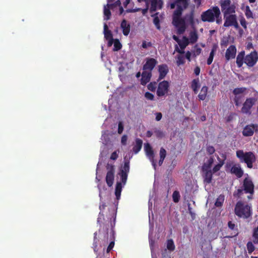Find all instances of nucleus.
I'll return each mask as SVG.
<instances>
[{
  "label": "nucleus",
  "instance_id": "15",
  "mask_svg": "<svg viewBox=\"0 0 258 258\" xmlns=\"http://www.w3.org/2000/svg\"><path fill=\"white\" fill-rule=\"evenodd\" d=\"M157 60L153 58H147L146 63L143 65V70L145 71L152 72L156 65L157 64Z\"/></svg>",
  "mask_w": 258,
  "mask_h": 258
},
{
  "label": "nucleus",
  "instance_id": "60",
  "mask_svg": "<svg viewBox=\"0 0 258 258\" xmlns=\"http://www.w3.org/2000/svg\"><path fill=\"white\" fill-rule=\"evenodd\" d=\"M152 44L151 42H147L146 41H143L142 44V47L143 48L146 49L148 47L152 46Z\"/></svg>",
  "mask_w": 258,
  "mask_h": 258
},
{
  "label": "nucleus",
  "instance_id": "36",
  "mask_svg": "<svg viewBox=\"0 0 258 258\" xmlns=\"http://www.w3.org/2000/svg\"><path fill=\"white\" fill-rule=\"evenodd\" d=\"M97 232H95L94 233V241H93V250H94V252L95 253V254L96 255H98V248H97V246H98V242L99 241L97 237Z\"/></svg>",
  "mask_w": 258,
  "mask_h": 258
},
{
  "label": "nucleus",
  "instance_id": "3",
  "mask_svg": "<svg viewBox=\"0 0 258 258\" xmlns=\"http://www.w3.org/2000/svg\"><path fill=\"white\" fill-rule=\"evenodd\" d=\"M182 14L180 10L174 11L172 15V24L177 29L178 34H183L186 29L185 20L181 18Z\"/></svg>",
  "mask_w": 258,
  "mask_h": 258
},
{
  "label": "nucleus",
  "instance_id": "55",
  "mask_svg": "<svg viewBox=\"0 0 258 258\" xmlns=\"http://www.w3.org/2000/svg\"><path fill=\"white\" fill-rule=\"evenodd\" d=\"M202 52V49L200 47H197V45H196L195 46V50L194 52V56L196 57L198 55H199Z\"/></svg>",
  "mask_w": 258,
  "mask_h": 258
},
{
  "label": "nucleus",
  "instance_id": "24",
  "mask_svg": "<svg viewBox=\"0 0 258 258\" xmlns=\"http://www.w3.org/2000/svg\"><path fill=\"white\" fill-rule=\"evenodd\" d=\"M203 172L204 182L206 184L211 183L213 178V172L212 171H202Z\"/></svg>",
  "mask_w": 258,
  "mask_h": 258
},
{
  "label": "nucleus",
  "instance_id": "8",
  "mask_svg": "<svg viewBox=\"0 0 258 258\" xmlns=\"http://www.w3.org/2000/svg\"><path fill=\"white\" fill-rule=\"evenodd\" d=\"M256 101V99L253 97L247 98L243 104L242 107L241 108V112L250 115L251 113V108L255 104Z\"/></svg>",
  "mask_w": 258,
  "mask_h": 258
},
{
  "label": "nucleus",
  "instance_id": "11",
  "mask_svg": "<svg viewBox=\"0 0 258 258\" xmlns=\"http://www.w3.org/2000/svg\"><path fill=\"white\" fill-rule=\"evenodd\" d=\"M169 88V84L167 81L160 82L158 85L156 92L158 97H162L168 93Z\"/></svg>",
  "mask_w": 258,
  "mask_h": 258
},
{
  "label": "nucleus",
  "instance_id": "44",
  "mask_svg": "<svg viewBox=\"0 0 258 258\" xmlns=\"http://www.w3.org/2000/svg\"><path fill=\"white\" fill-rule=\"evenodd\" d=\"M111 2L110 0H108L107 6H109L110 9L113 10L115 8L117 7H119L121 6V2L120 0H117L115 3L113 4L110 3Z\"/></svg>",
  "mask_w": 258,
  "mask_h": 258
},
{
  "label": "nucleus",
  "instance_id": "64",
  "mask_svg": "<svg viewBox=\"0 0 258 258\" xmlns=\"http://www.w3.org/2000/svg\"><path fill=\"white\" fill-rule=\"evenodd\" d=\"M118 158V154L117 153L116 151H114L113 153H111L110 156V159L113 160H115Z\"/></svg>",
  "mask_w": 258,
  "mask_h": 258
},
{
  "label": "nucleus",
  "instance_id": "59",
  "mask_svg": "<svg viewBox=\"0 0 258 258\" xmlns=\"http://www.w3.org/2000/svg\"><path fill=\"white\" fill-rule=\"evenodd\" d=\"M104 37L106 40L113 38L112 34L111 31H108V32H106V33H104Z\"/></svg>",
  "mask_w": 258,
  "mask_h": 258
},
{
  "label": "nucleus",
  "instance_id": "14",
  "mask_svg": "<svg viewBox=\"0 0 258 258\" xmlns=\"http://www.w3.org/2000/svg\"><path fill=\"white\" fill-rule=\"evenodd\" d=\"M258 132V124L251 123L246 125L242 132L244 137H251L253 136L254 132Z\"/></svg>",
  "mask_w": 258,
  "mask_h": 258
},
{
  "label": "nucleus",
  "instance_id": "22",
  "mask_svg": "<svg viewBox=\"0 0 258 258\" xmlns=\"http://www.w3.org/2000/svg\"><path fill=\"white\" fill-rule=\"evenodd\" d=\"M230 172L235 174L237 178H240L243 175V171L239 165H233L231 168Z\"/></svg>",
  "mask_w": 258,
  "mask_h": 258
},
{
  "label": "nucleus",
  "instance_id": "25",
  "mask_svg": "<svg viewBox=\"0 0 258 258\" xmlns=\"http://www.w3.org/2000/svg\"><path fill=\"white\" fill-rule=\"evenodd\" d=\"M214 163L213 157H211L208 161L204 163L202 167V171H212L211 170L212 164Z\"/></svg>",
  "mask_w": 258,
  "mask_h": 258
},
{
  "label": "nucleus",
  "instance_id": "38",
  "mask_svg": "<svg viewBox=\"0 0 258 258\" xmlns=\"http://www.w3.org/2000/svg\"><path fill=\"white\" fill-rule=\"evenodd\" d=\"M243 97V95H235L233 100L236 106H239L241 104Z\"/></svg>",
  "mask_w": 258,
  "mask_h": 258
},
{
  "label": "nucleus",
  "instance_id": "62",
  "mask_svg": "<svg viewBox=\"0 0 258 258\" xmlns=\"http://www.w3.org/2000/svg\"><path fill=\"white\" fill-rule=\"evenodd\" d=\"M221 168V166L218 164H217L213 168L212 171L213 173H215L219 171Z\"/></svg>",
  "mask_w": 258,
  "mask_h": 258
},
{
  "label": "nucleus",
  "instance_id": "37",
  "mask_svg": "<svg viewBox=\"0 0 258 258\" xmlns=\"http://www.w3.org/2000/svg\"><path fill=\"white\" fill-rule=\"evenodd\" d=\"M246 90V88L245 87L236 88H235L233 91V94L234 95H243V94Z\"/></svg>",
  "mask_w": 258,
  "mask_h": 258
},
{
  "label": "nucleus",
  "instance_id": "61",
  "mask_svg": "<svg viewBox=\"0 0 258 258\" xmlns=\"http://www.w3.org/2000/svg\"><path fill=\"white\" fill-rule=\"evenodd\" d=\"M123 131V125L121 122H119L118 125V133L121 134Z\"/></svg>",
  "mask_w": 258,
  "mask_h": 258
},
{
  "label": "nucleus",
  "instance_id": "19",
  "mask_svg": "<svg viewBox=\"0 0 258 258\" xmlns=\"http://www.w3.org/2000/svg\"><path fill=\"white\" fill-rule=\"evenodd\" d=\"M159 77L157 79L159 81L163 79L169 72L168 67L166 64H162L158 66Z\"/></svg>",
  "mask_w": 258,
  "mask_h": 258
},
{
  "label": "nucleus",
  "instance_id": "57",
  "mask_svg": "<svg viewBox=\"0 0 258 258\" xmlns=\"http://www.w3.org/2000/svg\"><path fill=\"white\" fill-rule=\"evenodd\" d=\"M207 152L209 155H212L215 152V149L213 146H209L207 147Z\"/></svg>",
  "mask_w": 258,
  "mask_h": 258
},
{
  "label": "nucleus",
  "instance_id": "52",
  "mask_svg": "<svg viewBox=\"0 0 258 258\" xmlns=\"http://www.w3.org/2000/svg\"><path fill=\"white\" fill-rule=\"evenodd\" d=\"M244 190L242 188L238 189L233 193V196L235 198H240L242 195L243 194Z\"/></svg>",
  "mask_w": 258,
  "mask_h": 258
},
{
  "label": "nucleus",
  "instance_id": "30",
  "mask_svg": "<svg viewBox=\"0 0 258 258\" xmlns=\"http://www.w3.org/2000/svg\"><path fill=\"white\" fill-rule=\"evenodd\" d=\"M236 6L234 4H231L230 6H229L223 12L224 17H225V15H229L231 14H234L235 13Z\"/></svg>",
  "mask_w": 258,
  "mask_h": 258
},
{
  "label": "nucleus",
  "instance_id": "18",
  "mask_svg": "<svg viewBox=\"0 0 258 258\" xmlns=\"http://www.w3.org/2000/svg\"><path fill=\"white\" fill-rule=\"evenodd\" d=\"M236 54V48L235 45H230L226 50L225 58L227 61L234 58Z\"/></svg>",
  "mask_w": 258,
  "mask_h": 258
},
{
  "label": "nucleus",
  "instance_id": "46",
  "mask_svg": "<svg viewBox=\"0 0 258 258\" xmlns=\"http://www.w3.org/2000/svg\"><path fill=\"white\" fill-rule=\"evenodd\" d=\"M245 15L247 19L253 18V13L248 6L245 7Z\"/></svg>",
  "mask_w": 258,
  "mask_h": 258
},
{
  "label": "nucleus",
  "instance_id": "28",
  "mask_svg": "<svg viewBox=\"0 0 258 258\" xmlns=\"http://www.w3.org/2000/svg\"><path fill=\"white\" fill-rule=\"evenodd\" d=\"M208 87L204 86H203L201 89L200 93L198 97L199 100H205L207 97L208 94Z\"/></svg>",
  "mask_w": 258,
  "mask_h": 258
},
{
  "label": "nucleus",
  "instance_id": "16",
  "mask_svg": "<svg viewBox=\"0 0 258 258\" xmlns=\"http://www.w3.org/2000/svg\"><path fill=\"white\" fill-rule=\"evenodd\" d=\"M178 44L179 45L180 48H179L177 45H175V51L180 54H184L185 52L184 50L189 44L188 38L185 36H184L183 37L182 41L180 40L179 42H178Z\"/></svg>",
  "mask_w": 258,
  "mask_h": 258
},
{
  "label": "nucleus",
  "instance_id": "20",
  "mask_svg": "<svg viewBox=\"0 0 258 258\" xmlns=\"http://www.w3.org/2000/svg\"><path fill=\"white\" fill-rule=\"evenodd\" d=\"M120 28L122 30V33L124 36H127L131 31V25L127 21L123 19L120 24Z\"/></svg>",
  "mask_w": 258,
  "mask_h": 258
},
{
  "label": "nucleus",
  "instance_id": "58",
  "mask_svg": "<svg viewBox=\"0 0 258 258\" xmlns=\"http://www.w3.org/2000/svg\"><path fill=\"white\" fill-rule=\"evenodd\" d=\"M222 157L224 158L223 160L220 159V158L219 157H218V160H219L218 164L221 166V167H222V166L224 164V161L226 158V156L225 154H222Z\"/></svg>",
  "mask_w": 258,
  "mask_h": 258
},
{
  "label": "nucleus",
  "instance_id": "45",
  "mask_svg": "<svg viewBox=\"0 0 258 258\" xmlns=\"http://www.w3.org/2000/svg\"><path fill=\"white\" fill-rule=\"evenodd\" d=\"M224 200V196L220 195L216 200V201L215 203V205L217 207H221L223 205Z\"/></svg>",
  "mask_w": 258,
  "mask_h": 258
},
{
  "label": "nucleus",
  "instance_id": "50",
  "mask_svg": "<svg viewBox=\"0 0 258 258\" xmlns=\"http://www.w3.org/2000/svg\"><path fill=\"white\" fill-rule=\"evenodd\" d=\"M148 89L152 92H154L157 88L156 82H150L147 86Z\"/></svg>",
  "mask_w": 258,
  "mask_h": 258
},
{
  "label": "nucleus",
  "instance_id": "9",
  "mask_svg": "<svg viewBox=\"0 0 258 258\" xmlns=\"http://www.w3.org/2000/svg\"><path fill=\"white\" fill-rule=\"evenodd\" d=\"M242 188L245 194H249L250 196L254 194V185L252 180L249 177H245L243 181Z\"/></svg>",
  "mask_w": 258,
  "mask_h": 258
},
{
  "label": "nucleus",
  "instance_id": "54",
  "mask_svg": "<svg viewBox=\"0 0 258 258\" xmlns=\"http://www.w3.org/2000/svg\"><path fill=\"white\" fill-rule=\"evenodd\" d=\"M156 136L158 138H162L164 137V135L163 132L159 130H156L154 131Z\"/></svg>",
  "mask_w": 258,
  "mask_h": 258
},
{
  "label": "nucleus",
  "instance_id": "43",
  "mask_svg": "<svg viewBox=\"0 0 258 258\" xmlns=\"http://www.w3.org/2000/svg\"><path fill=\"white\" fill-rule=\"evenodd\" d=\"M190 41L191 43L196 42L198 39V36L196 32H191L189 34Z\"/></svg>",
  "mask_w": 258,
  "mask_h": 258
},
{
  "label": "nucleus",
  "instance_id": "31",
  "mask_svg": "<svg viewBox=\"0 0 258 258\" xmlns=\"http://www.w3.org/2000/svg\"><path fill=\"white\" fill-rule=\"evenodd\" d=\"M110 8L107 6V4L104 6L103 14L104 15V20H108L110 19L111 12L110 11Z\"/></svg>",
  "mask_w": 258,
  "mask_h": 258
},
{
  "label": "nucleus",
  "instance_id": "41",
  "mask_svg": "<svg viewBox=\"0 0 258 258\" xmlns=\"http://www.w3.org/2000/svg\"><path fill=\"white\" fill-rule=\"evenodd\" d=\"M167 248L172 251L175 249V245L172 239H168L167 241Z\"/></svg>",
  "mask_w": 258,
  "mask_h": 258
},
{
  "label": "nucleus",
  "instance_id": "48",
  "mask_svg": "<svg viewBox=\"0 0 258 258\" xmlns=\"http://www.w3.org/2000/svg\"><path fill=\"white\" fill-rule=\"evenodd\" d=\"M252 241L255 244H258V226L257 227L253 230Z\"/></svg>",
  "mask_w": 258,
  "mask_h": 258
},
{
  "label": "nucleus",
  "instance_id": "63",
  "mask_svg": "<svg viewBox=\"0 0 258 258\" xmlns=\"http://www.w3.org/2000/svg\"><path fill=\"white\" fill-rule=\"evenodd\" d=\"M240 24L244 28V29H246V22L245 21V19L242 17V18H241L240 19Z\"/></svg>",
  "mask_w": 258,
  "mask_h": 258
},
{
  "label": "nucleus",
  "instance_id": "7",
  "mask_svg": "<svg viewBox=\"0 0 258 258\" xmlns=\"http://www.w3.org/2000/svg\"><path fill=\"white\" fill-rule=\"evenodd\" d=\"M258 60V54L255 50L251 51L249 54L245 55L244 63L248 68L254 67Z\"/></svg>",
  "mask_w": 258,
  "mask_h": 258
},
{
  "label": "nucleus",
  "instance_id": "39",
  "mask_svg": "<svg viewBox=\"0 0 258 258\" xmlns=\"http://www.w3.org/2000/svg\"><path fill=\"white\" fill-rule=\"evenodd\" d=\"M182 54H180L176 56V64L178 66H180V65H182L185 63V57Z\"/></svg>",
  "mask_w": 258,
  "mask_h": 258
},
{
  "label": "nucleus",
  "instance_id": "33",
  "mask_svg": "<svg viewBox=\"0 0 258 258\" xmlns=\"http://www.w3.org/2000/svg\"><path fill=\"white\" fill-rule=\"evenodd\" d=\"M228 226L229 228L234 231V235L233 236H236L238 234V229L236 225L232 223V221H229L228 222ZM228 237H232L233 236H227Z\"/></svg>",
  "mask_w": 258,
  "mask_h": 258
},
{
  "label": "nucleus",
  "instance_id": "51",
  "mask_svg": "<svg viewBox=\"0 0 258 258\" xmlns=\"http://www.w3.org/2000/svg\"><path fill=\"white\" fill-rule=\"evenodd\" d=\"M247 249L249 253H251L254 250V246L252 242L249 241L246 244Z\"/></svg>",
  "mask_w": 258,
  "mask_h": 258
},
{
  "label": "nucleus",
  "instance_id": "27",
  "mask_svg": "<svg viewBox=\"0 0 258 258\" xmlns=\"http://www.w3.org/2000/svg\"><path fill=\"white\" fill-rule=\"evenodd\" d=\"M200 87V83L199 78L194 79L191 82L190 85V88L194 91L195 94H197L198 92V90Z\"/></svg>",
  "mask_w": 258,
  "mask_h": 258
},
{
  "label": "nucleus",
  "instance_id": "6",
  "mask_svg": "<svg viewBox=\"0 0 258 258\" xmlns=\"http://www.w3.org/2000/svg\"><path fill=\"white\" fill-rule=\"evenodd\" d=\"M106 167L107 172L105 178V180L107 185L109 187H111L113 185L114 179V166L112 164L108 163Z\"/></svg>",
  "mask_w": 258,
  "mask_h": 258
},
{
  "label": "nucleus",
  "instance_id": "1",
  "mask_svg": "<svg viewBox=\"0 0 258 258\" xmlns=\"http://www.w3.org/2000/svg\"><path fill=\"white\" fill-rule=\"evenodd\" d=\"M236 157L242 163H245L248 168L253 167V163L256 161L254 154L251 152H244L242 150H237L236 152Z\"/></svg>",
  "mask_w": 258,
  "mask_h": 258
},
{
  "label": "nucleus",
  "instance_id": "29",
  "mask_svg": "<svg viewBox=\"0 0 258 258\" xmlns=\"http://www.w3.org/2000/svg\"><path fill=\"white\" fill-rule=\"evenodd\" d=\"M143 141L139 138L136 139V144L133 148V151L135 154H137L142 149Z\"/></svg>",
  "mask_w": 258,
  "mask_h": 258
},
{
  "label": "nucleus",
  "instance_id": "42",
  "mask_svg": "<svg viewBox=\"0 0 258 258\" xmlns=\"http://www.w3.org/2000/svg\"><path fill=\"white\" fill-rule=\"evenodd\" d=\"M186 17L187 18V21L189 22V23L191 25H194L195 24L194 11H191L188 15H187Z\"/></svg>",
  "mask_w": 258,
  "mask_h": 258
},
{
  "label": "nucleus",
  "instance_id": "26",
  "mask_svg": "<svg viewBox=\"0 0 258 258\" xmlns=\"http://www.w3.org/2000/svg\"><path fill=\"white\" fill-rule=\"evenodd\" d=\"M217 49H218L217 44H214L212 46L209 56L207 59V63L208 65H210L212 63L213 58H214V56L215 55L216 52L217 51Z\"/></svg>",
  "mask_w": 258,
  "mask_h": 258
},
{
  "label": "nucleus",
  "instance_id": "4",
  "mask_svg": "<svg viewBox=\"0 0 258 258\" xmlns=\"http://www.w3.org/2000/svg\"><path fill=\"white\" fill-rule=\"evenodd\" d=\"M220 11V10L218 6H212L210 9L202 12L201 15V20L203 22H214L215 18Z\"/></svg>",
  "mask_w": 258,
  "mask_h": 258
},
{
  "label": "nucleus",
  "instance_id": "2",
  "mask_svg": "<svg viewBox=\"0 0 258 258\" xmlns=\"http://www.w3.org/2000/svg\"><path fill=\"white\" fill-rule=\"evenodd\" d=\"M234 213L239 218H248L252 214L251 207L247 204H244L241 201H238L235 205Z\"/></svg>",
  "mask_w": 258,
  "mask_h": 258
},
{
  "label": "nucleus",
  "instance_id": "17",
  "mask_svg": "<svg viewBox=\"0 0 258 258\" xmlns=\"http://www.w3.org/2000/svg\"><path fill=\"white\" fill-rule=\"evenodd\" d=\"M151 3L150 12L152 13L157 9H161L163 5V0H149Z\"/></svg>",
  "mask_w": 258,
  "mask_h": 258
},
{
  "label": "nucleus",
  "instance_id": "40",
  "mask_svg": "<svg viewBox=\"0 0 258 258\" xmlns=\"http://www.w3.org/2000/svg\"><path fill=\"white\" fill-rule=\"evenodd\" d=\"M158 14V13H157L155 14L152 15V16L154 17V19H153V23H154V25H155L156 28L158 30H160L161 29V26H160V20H159L158 17L156 16Z\"/></svg>",
  "mask_w": 258,
  "mask_h": 258
},
{
  "label": "nucleus",
  "instance_id": "21",
  "mask_svg": "<svg viewBox=\"0 0 258 258\" xmlns=\"http://www.w3.org/2000/svg\"><path fill=\"white\" fill-rule=\"evenodd\" d=\"M152 77V72L144 71L142 73V78L141 79V84L145 86L150 82Z\"/></svg>",
  "mask_w": 258,
  "mask_h": 258
},
{
  "label": "nucleus",
  "instance_id": "12",
  "mask_svg": "<svg viewBox=\"0 0 258 258\" xmlns=\"http://www.w3.org/2000/svg\"><path fill=\"white\" fill-rule=\"evenodd\" d=\"M144 149L147 156L152 163V165L155 170H156V162L154 159V153L153 149L149 143H147L144 145Z\"/></svg>",
  "mask_w": 258,
  "mask_h": 258
},
{
  "label": "nucleus",
  "instance_id": "23",
  "mask_svg": "<svg viewBox=\"0 0 258 258\" xmlns=\"http://www.w3.org/2000/svg\"><path fill=\"white\" fill-rule=\"evenodd\" d=\"M245 54V51H241L237 55L236 63L237 67L239 68H241L243 63H244Z\"/></svg>",
  "mask_w": 258,
  "mask_h": 258
},
{
  "label": "nucleus",
  "instance_id": "35",
  "mask_svg": "<svg viewBox=\"0 0 258 258\" xmlns=\"http://www.w3.org/2000/svg\"><path fill=\"white\" fill-rule=\"evenodd\" d=\"M222 12H223L226 8L230 6L231 4V0H221L220 2Z\"/></svg>",
  "mask_w": 258,
  "mask_h": 258
},
{
  "label": "nucleus",
  "instance_id": "5",
  "mask_svg": "<svg viewBox=\"0 0 258 258\" xmlns=\"http://www.w3.org/2000/svg\"><path fill=\"white\" fill-rule=\"evenodd\" d=\"M189 2L190 0H174L170 4V7L171 9H173L176 6V9L175 11L180 10V12L182 13L184 10L188 8Z\"/></svg>",
  "mask_w": 258,
  "mask_h": 258
},
{
  "label": "nucleus",
  "instance_id": "56",
  "mask_svg": "<svg viewBox=\"0 0 258 258\" xmlns=\"http://www.w3.org/2000/svg\"><path fill=\"white\" fill-rule=\"evenodd\" d=\"M145 97L147 99L149 100H154V95L149 92H147L145 93Z\"/></svg>",
  "mask_w": 258,
  "mask_h": 258
},
{
  "label": "nucleus",
  "instance_id": "10",
  "mask_svg": "<svg viewBox=\"0 0 258 258\" xmlns=\"http://www.w3.org/2000/svg\"><path fill=\"white\" fill-rule=\"evenodd\" d=\"M224 23L223 26L225 27H229L234 26L235 28L238 27V24L237 21V17L235 14H231L229 15H225L224 17Z\"/></svg>",
  "mask_w": 258,
  "mask_h": 258
},
{
  "label": "nucleus",
  "instance_id": "47",
  "mask_svg": "<svg viewBox=\"0 0 258 258\" xmlns=\"http://www.w3.org/2000/svg\"><path fill=\"white\" fill-rule=\"evenodd\" d=\"M113 51H118L122 47V45L118 39H114Z\"/></svg>",
  "mask_w": 258,
  "mask_h": 258
},
{
  "label": "nucleus",
  "instance_id": "49",
  "mask_svg": "<svg viewBox=\"0 0 258 258\" xmlns=\"http://www.w3.org/2000/svg\"><path fill=\"white\" fill-rule=\"evenodd\" d=\"M180 197L179 192L177 190L174 191L172 194L173 202L176 203H178L179 201Z\"/></svg>",
  "mask_w": 258,
  "mask_h": 258
},
{
  "label": "nucleus",
  "instance_id": "13",
  "mask_svg": "<svg viewBox=\"0 0 258 258\" xmlns=\"http://www.w3.org/2000/svg\"><path fill=\"white\" fill-rule=\"evenodd\" d=\"M130 171V162L128 161H126L124 162V165L122 167H121L119 172L118 174L120 175L121 182L123 184H125L127 178V175Z\"/></svg>",
  "mask_w": 258,
  "mask_h": 258
},
{
  "label": "nucleus",
  "instance_id": "34",
  "mask_svg": "<svg viewBox=\"0 0 258 258\" xmlns=\"http://www.w3.org/2000/svg\"><path fill=\"white\" fill-rule=\"evenodd\" d=\"M122 190V185L120 182H117L116 183L115 189V195L117 200H119L120 198L121 192Z\"/></svg>",
  "mask_w": 258,
  "mask_h": 258
},
{
  "label": "nucleus",
  "instance_id": "53",
  "mask_svg": "<svg viewBox=\"0 0 258 258\" xmlns=\"http://www.w3.org/2000/svg\"><path fill=\"white\" fill-rule=\"evenodd\" d=\"M215 22H216V24L218 25H220L222 23V19L221 17V11L219 12L217 16H216V18H215Z\"/></svg>",
  "mask_w": 258,
  "mask_h": 258
},
{
  "label": "nucleus",
  "instance_id": "32",
  "mask_svg": "<svg viewBox=\"0 0 258 258\" xmlns=\"http://www.w3.org/2000/svg\"><path fill=\"white\" fill-rule=\"evenodd\" d=\"M160 159L158 162L159 166H161L163 164L164 160L165 159L166 156V151L163 148H161L160 150Z\"/></svg>",
  "mask_w": 258,
  "mask_h": 258
}]
</instances>
